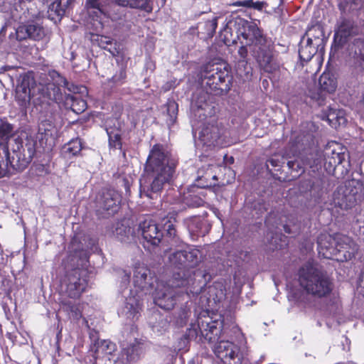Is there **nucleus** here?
I'll use <instances>...</instances> for the list:
<instances>
[{"label": "nucleus", "instance_id": "obj_1", "mask_svg": "<svg viewBox=\"0 0 364 364\" xmlns=\"http://www.w3.org/2000/svg\"><path fill=\"white\" fill-rule=\"evenodd\" d=\"M318 126L314 122H306L300 132L291 138V149L269 156L260 169H265L267 175L274 178L273 171H278L286 164L291 178L279 182H291L300 177L306 170L311 178L304 182H326L324 172L335 173L337 166L346 159V154L339 144L328 142L323 150L316 146V132ZM299 182H303L301 180Z\"/></svg>", "mask_w": 364, "mask_h": 364}, {"label": "nucleus", "instance_id": "obj_2", "mask_svg": "<svg viewBox=\"0 0 364 364\" xmlns=\"http://www.w3.org/2000/svg\"><path fill=\"white\" fill-rule=\"evenodd\" d=\"M220 59L203 64L196 75V82L203 90L193 95L191 102L192 117L199 122L215 116L219 105L213 96H226L235 83L231 66Z\"/></svg>", "mask_w": 364, "mask_h": 364}, {"label": "nucleus", "instance_id": "obj_3", "mask_svg": "<svg viewBox=\"0 0 364 364\" xmlns=\"http://www.w3.org/2000/svg\"><path fill=\"white\" fill-rule=\"evenodd\" d=\"M45 2L46 0H14L11 17L19 23L15 32L18 41H39L46 36V30L39 22L46 7Z\"/></svg>", "mask_w": 364, "mask_h": 364}, {"label": "nucleus", "instance_id": "obj_4", "mask_svg": "<svg viewBox=\"0 0 364 364\" xmlns=\"http://www.w3.org/2000/svg\"><path fill=\"white\" fill-rule=\"evenodd\" d=\"M176 162L161 144H155L150 149L144 164V171L147 181L151 182H172L176 175Z\"/></svg>", "mask_w": 364, "mask_h": 364}, {"label": "nucleus", "instance_id": "obj_5", "mask_svg": "<svg viewBox=\"0 0 364 364\" xmlns=\"http://www.w3.org/2000/svg\"><path fill=\"white\" fill-rule=\"evenodd\" d=\"M299 282L306 294L318 299L328 296L333 289V282L327 273L310 262L299 269Z\"/></svg>", "mask_w": 364, "mask_h": 364}, {"label": "nucleus", "instance_id": "obj_6", "mask_svg": "<svg viewBox=\"0 0 364 364\" xmlns=\"http://www.w3.org/2000/svg\"><path fill=\"white\" fill-rule=\"evenodd\" d=\"M186 287V293H198V289L194 287V279L189 274L188 277L183 278L181 273L173 274L167 284L163 282L156 283L154 296L155 304L165 310L172 309L176 304L178 293L175 289Z\"/></svg>", "mask_w": 364, "mask_h": 364}, {"label": "nucleus", "instance_id": "obj_7", "mask_svg": "<svg viewBox=\"0 0 364 364\" xmlns=\"http://www.w3.org/2000/svg\"><path fill=\"white\" fill-rule=\"evenodd\" d=\"M361 32L358 23L353 18L341 16L337 21L329 52V60L338 54L352 39Z\"/></svg>", "mask_w": 364, "mask_h": 364}, {"label": "nucleus", "instance_id": "obj_8", "mask_svg": "<svg viewBox=\"0 0 364 364\" xmlns=\"http://www.w3.org/2000/svg\"><path fill=\"white\" fill-rule=\"evenodd\" d=\"M350 243V237L338 234L334 236L321 234L317 240L318 252L322 254L324 257L331 258L337 254L344 252L343 257L346 260L351 258V252L346 251Z\"/></svg>", "mask_w": 364, "mask_h": 364}, {"label": "nucleus", "instance_id": "obj_9", "mask_svg": "<svg viewBox=\"0 0 364 364\" xmlns=\"http://www.w3.org/2000/svg\"><path fill=\"white\" fill-rule=\"evenodd\" d=\"M201 254L197 249H188L184 250L176 251L169 256V261L172 265L180 269V271L174 274L181 273L183 278L188 277L189 274L194 279L195 271L192 269L195 268L200 261Z\"/></svg>", "mask_w": 364, "mask_h": 364}, {"label": "nucleus", "instance_id": "obj_10", "mask_svg": "<svg viewBox=\"0 0 364 364\" xmlns=\"http://www.w3.org/2000/svg\"><path fill=\"white\" fill-rule=\"evenodd\" d=\"M223 332V321L213 320L209 316L199 317L197 325H192L188 330V336L191 338H203L208 342H215L218 340Z\"/></svg>", "mask_w": 364, "mask_h": 364}, {"label": "nucleus", "instance_id": "obj_11", "mask_svg": "<svg viewBox=\"0 0 364 364\" xmlns=\"http://www.w3.org/2000/svg\"><path fill=\"white\" fill-rule=\"evenodd\" d=\"M259 69L267 73H274L279 69L274 43L272 39L267 43L252 47L250 50Z\"/></svg>", "mask_w": 364, "mask_h": 364}, {"label": "nucleus", "instance_id": "obj_12", "mask_svg": "<svg viewBox=\"0 0 364 364\" xmlns=\"http://www.w3.org/2000/svg\"><path fill=\"white\" fill-rule=\"evenodd\" d=\"M121 196L114 190L107 189L100 191L95 200V208L97 215L106 218L114 215L119 210Z\"/></svg>", "mask_w": 364, "mask_h": 364}, {"label": "nucleus", "instance_id": "obj_13", "mask_svg": "<svg viewBox=\"0 0 364 364\" xmlns=\"http://www.w3.org/2000/svg\"><path fill=\"white\" fill-rule=\"evenodd\" d=\"M238 26V28H240L241 30L240 37L249 46L250 50L252 47L262 46V44L272 39V38L267 36L263 28L255 21L241 18V22Z\"/></svg>", "mask_w": 364, "mask_h": 364}, {"label": "nucleus", "instance_id": "obj_14", "mask_svg": "<svg viewBox=\"0 0 364 364\" xmlns=\"http://www.w3.org/2000/svg\"><path fill=\"white\" fill-rule=\"evenodd\" d=\"M199 139L207 146H225L226 129L222 123L210 124L200 131Z\"/></svg>", "mask_w": 364, "mask_h": 364}, {"label": "nucleus", "instance_id": "obj_15", "mask_svg": "<svg viewBox=\"0 0 364 364\" xmlns=\"http://www.w3.org/2000/svg\"><path fill=\"white\" fill-rule=\"evenodd\" d=\"M65 293L70 298L77 299L85 290L87 280L85 272L80 269H74L68 272L63 281Z\"/></svg>", "mask_w": 364, "mask_h": 364}, {"label": "nucleus", "instance_id": "obj_16", "mask_svg": "<svg viewBox=\"0 0 364 364\" xmlns=\"http://www.w3.org/2000/svg\"><path fill=\"white\" fill-rule=\"evenodd\" d=\"M36 89L38 96L34 100V103L45 108L53 102L60 104L65 95L61 88L48 82L43 85H40Z\"/></svg>", "mask_w": 364, "mask_h": 364}, {"label": "nucleus", "instance_id": "obj_17", "mask_svg": "<svg viewBox=\"0 0 364 364\" xmlns=\"http://www.w3.org/2000/svg\"><path fill=\"white\" fill-rule=\"evenodd\" d=\"M214 353L224 364H241L239 348L229 341H220L214 346Z\"/></svg>", "mask_w": 364, "mask_h": 364}, {"label": "nucleus", "instance_id": "obj_18", "mask_svg": "<svg viewBox=\"0 0 364 364\" xmlns=\"http://www.w3.org/2000/svg\"><path fill=\"white\" fill-rule=\"evenodd\" d=\"M133 282L135 287L146 294L151 292L156 279L149 269L144 265H139L134 267Z\"/></svg>", "mask_w": 364, "mask_h": 364}, {"label": "nucleus", "instance_id": "obj_19", "mask_svg": "<svg viewBox=\"0 0 364 364\" xmlns=\"http://www.w3.org/2000/svg\"><path fill=\"white\" fill-rule=\"evenodd\" d=\"M241 17L237 16L230 19L225 25L220 29L218 33L219 40L225 46L236 44L237 40L240 38V24Z\"/></svg>", "mask_w": 364, "mask_h": 364}, {"label": "nucleus", "instance_id": "obj_20", "mask_svg": "<svg viewBox=\"0 0 364 364\" xmlns=\"http://www.w3.org/2000/svg\"><path fill=\"white\" fill-rule=\"evenodd\" d=\"M139 230L147 245H158L164 237L162 230L159 225L151 219H145L139 223Z\"/></svg>", "mask_w": 364, "mask_h": 364}, {"label": "nucleus", "instance_id": "obj_21", "mask_svg": "<svg viewBox=\"0 0 364 364\" xmlns=\"http://www.w3.org/2000/svg\"><path fill=\"white\" fill-rule=\"evenodd\" d=\"M105 129L108 136L110 149H122V130L121 123L116 119H107Z\"/></svg>", "mask_w": 364, "mask_h": 364}, {"label": "nucleus", "instance_id": "obj_22", "mask_svg": "<svg viewBox=\"0 0 364 364\" xmlns=\"http://www.w3.org/2000/svg\"><path fill=\"white\" fill-rule=\"evenodd\" d=\"M333 203L341 209L348 210L355 205V195L352 193V190H350L346 183L341 185L333 193Z\"/></svg>", "mask_w": 364, "mask_h": 364}, {"label": "nucleus", "instance_id": "obj_23", "mask_svg": "<svg viewBox=\"0 0 364 364\" xmlns=\"http://www.w3.org/2000/svg\"><path fill=\"white\" fill-rule=\"evenodd\" d=\"M318 94L321 97L326 94L335 92L338 87L336 73L331 70H326L319 77L318 81Z\"/></svg>", "mask_w": 364, "mask_h": 364}, {"label": "nucleus", "instance_id": "obj_24", "mask_svg": "<svg viewBox=\"0 0 364 364\" xmlns=\"http://www.w3.org/2000/svg\"><path fill=\"white\" fill-rule=\"evenodd\" d=\"M144 343L135 338L132 342L122 344V357L128 362L138 360L143 353Z\"/></svg>", "mask_w": 364, "mask_h": 364}, {"label": "nucleus", "instance_id": "obj_25", "mask_svg": "<svg viewBox=\"0 0 364 364\" xmlns=\"http://www.w3.org/2000/svg\"><path fill=\"white\" fill-rule=\"evenodd\" d=\"M112 233L122 242H130L134 239V230L126 220L116 223L112 228Z\"/></svg>", "mask_w": 364, "mask_h": 364}, {"label": "nucleus", "instance_id": "obj_26", "mask_svg": "<svg viewBox=\"0 0 364 364\" xmlns=\"http://www.w3.org/2000/svg\"><path fill=\"white\" fill-rule=\"evenodd\" d=\"M82 96L81 95H65L61 103L63 104L65 109L80 114L87 108V101L82 98Z\"/></svg>", "mask_w": 364, "mask_h": 364}, {"label": "nucleus", "instance_id": "obj_27", "mask_svg": "<svg viewBox=\"0 0 364 364\" xmlns=\"http://www.w3.org/2000/svg\"><path fill=\"white\" fill-rule=\"evenodd\" d=\"M218 17L213 16L211 19L207 18L204 21L198 23L199 31L198 38L204 41L211 40L215 36L218 25Z\"/></svg>", "mask_w": 364, "mask_h": 364}, {"label": "nucleus", "instance_id": "obj_28", "mask_svg": "<svg viewBox=\"0 0 364 364\" xmlns=\"http://www.w3.org/2000/svg\"><path fill=\"white\" fill-rule=\"evenodd\" d=\"M30 175L34 180L41 182V181L55 180V176L51 173L50 166L49 164L33 163L29 169Z\"/></svg>", "mask_w": 364, "mask_h": 364}, {"label": "nucleus", "instance_id": "obj_29", "mask_svg": "<svg viewBox=\"0 0 364 364\" xmlns=\"http://www.w3.org/2000/svg\"><path fill=\"white\" fill-rule=\"evenodd\" d=\"M323 119L328 121V124L334 129H337L341 125H344L347 122L344 110L331 107H328L323 113Z\"/></svg>", "mask_w": 364, "mask_h": 364}, {"label": "nucleus", "instance_id": "obj_30", "mask_svg": "<svg viewBox=\"0 0 364 364\" xmlns=\"http://www.w3.org/2000/svg\"><path fill=\"white\" fill-rule=\"evenodd\" d=\"M82 149L81 139L77 137L63 146L60 155L66 160H71L73 158L78 156L81 154Z\"/></svg>", "mask_w": 364, "mask_h": 364}, {"label": "nucleus", "instance_id": "obj_31", "mask_svg": "<svg viewBox=\"0 0 364 364\" xmlns=\"http://www.w3.org/2000/svg\"><path fill=\"white\" fill-rule=\"evenodd\" d=\"M272 218L269 217L265 223L268 227V232H267L266 239L267 242L271 245L270 248L274 250L282 249L287 245V237L284 235H279L277 232L274 233L272 230L271 225Z\"/></svg>", "mask_w": 364, "mask_h": 364}, {"label": "nucleus", "instance_id": "obj_32", "mask_svg": "<svg viewBox=\"0 0 364 364\" xmlns=\"http://www.w3.org/2000/svg\"><path fill=\"white\" fill-rule=\"evenodd\" d=\"M113 3L121 7L139 9L151 13L153 10L151 0H112Z\"/></svg>", "mask_w": 364, "mask_h": 364}, {"label": "nucleus", "instance_id": "obj_33", "mask_svg": "<svg viewBox=\"0 0 364 364\" xmlns=\"http://www.w3.org/2000/svg\"><path fill=\"white\" fill-rule=\"evenodd\" d=\"M308 35L311 36L318 44H321V51L324 49V46L326 42L325 38V32L323 26L321 23L316 22L315 24L309 26L307 31L301 36V41H303L305 36Z\"/></svg>", "mask_w": 364, "mask_h": 364}, {"label": "nucleus", "instance_id": "obj_34", "mask_svg": "<svg viewBox=\"0 0 364 364\" xmlns=\"http://www.w3.org/2000/svg\"><path fill=\"white\" fill-rule=\"evenodd\" d=\"M164 107L166 109L164 112L166 117V123L170 129L177 122L178 105L173 98H168Z\"/></svg>", "mask_w": 364, "mask_h": 364}, {"label": "nucleus", "instance_id": "obj_35", "mask_svg": "<svg viewBox=\"0 0 364 364\" xmlns=\"http://www.w3.org/2000/svg\"><path fill=\"white\" fill-rule=\"evenodd\" d=\"M46 9L43 11V18L47 16L54 23L60 22L62 18L65 15V11L60 7L55 6L57 2L55 1L49 4V0H46Z\"/></svg>", "mask_w": 364, "mask_h": 364}, {"label": "nucleus", "instance_id": "obj_36", "mask_svg": "<svg viewBox=\"0 0 364 364\" xmlns=\"http://www.w3.org/2000/svg\"><path fill=\"white\" fill-rule=\"evenodd\" d=\"M141 308L140 296L132 295L126 298L124 311L128 318L134 319L137 317Z\"/></svg>", "mask_w": 364, "mask_h": 364}, {"label": "nucleus", "instance_id": "obj_37", "mask_svg": "<svg viewBox=\"0 0 364 364\" xmlns=\"http://www.w3.org/2000/svg\"><path fill=\"white\" fill-rule=\"evenodd\" d=\"M17 81L16 89L26 90L27 92H35L36 81L30 73L16 74L15 77Z\"/></svg>", "mask_w": 364, "mask_h": 364}, {"label": "nucleus", "instance_id": "obj_38", "mask_svg": "<svg viewBox=\"0 0 364 364\" xmlns=\"http://www.w3.org/2000/svg\"><path fill=\"white\" fill-rule=\"evenodd\" d=\"M302 41L301 40L299 43V58L304 65V63L309 62L318 50L321 51V44H318L317 47L303 46Z\"/></svg>", "mask_w": 364, "mask_h": 364}, {"label": "nucleus", "instance_id": "obj_39", "mask_svg": "<svg viewBox=\"0 0 364 364\" xmlns=\"http://www.w3.org/2000/svg\"><path fill=\"white\" fill-rule=\"evenodd\" d=\"M162 185L163 183H140V196H145L150 199L156 198L163 188Z\"/></svg>", "mask_w": 364, "mask_h": 364}, {"label": "nucleus", "instance_id": "obj_40", "mask_svg": "<svg viewBox=\"0 0 364 364\" xmlns=\"http://www.w3.org/2000/svg\"><path fill=\"white\" fill-rule=\"evenodd\" d=\"M32 92L16 89L15 90V99L21 112H26L31 105Z\"/></svg>", "mask_w": 364, "mask_h": 364}, {"label": "nucleus", "instance_id": "obj_41", "mask_svg": "<svg viewBox=\"0 0 364 364\" xmlns=\"http://www.w3.org/2000/svg\"><path fill=\"white\" fill-rule=\"evenodd\" d=\"M85 9L89 14L105 15V1L103 0H85Z\"/></svg>", "mask_w": 364, "mask_h": 364}, {"label": "nucleus", "instance_id": "obj_42", "mask_svg": "<svg viewBox=\"0 0 364 364\" xmlns=\"http://www.w3.org/2000/svg\"><path fill=\"white\" fill-rule=\"evenodd\" d=\"M70 252L73 255V257H79L80 259H85L87 258V252L84 250L82 245L78 240L77 237H74L69 246Z\"/></svg>", "mask_w": 364, "mask_h": 364}, {"label": "nucleus", "instance_id": "obj_43", "mask_svg": "<svg viewBox=\"0 0 364 364\" xmlns=\"http://www.w3.org/2000/svg\"><path fill=\"white\" fill-rule=\"evenodd\" d=\"M65 90L68 91L70 93L64 92L63 95H84L87 94V89L85 86L82 85H76L74 82H69L65 83L63 87Z\"/></svg>", "mask_w": 364, "mask_h": 364}, {"label": "nucleus", "instance_id": "obj_44", "mask_svg": "<svg viewBox=\"0 0 364 364\" xmlns=\"http://www.w3.org/2000/svg\"><path fill=\"white\" fill-rule=\"evenodd\" d=\"M61 304L63 309L70 314L74 318L78 319L81 317L80 307L75 302L65 300L61 302Z\"/></svg>", "mask_w": 364, "mask_h": 364}, {"label": "nucleus", "instance_id": "obj_45", "mask_svg": "<svg viewBox=\"0 0 364 364\" xmlns=\"http://www.w3.org/2000/svg\"><path fill=\"white\" fill-rule=\"evenodd\" d=\"M175 218L173 215L164 218L161 221L163 230L166 232V236L174 238L176 235L175 228Z\"/></svg>", "mask_w": 364, "mask_h": 364}, {"label": "nucleus", "instance_id": "obj_46", "mask_svg": "<svg viewBox=\"0 0 364 364\" xmlns=\"http://www.w3.org/2000/svg\"><path fill=\"white\" fill-rule=\"evenodd\" d=\"M355 41L356 43L360 42L361 47L358 49H355L354 52V63L362 70H364V41H363L360 38H355Z\"/></svg>", "mask_w": 364, "mask_h": 364}, {"label": "nucleus", "instance_id": "obj_47", "mask_svg": "<svg viewBox=\"0 0 364 364\" xmlns=\"http://www.w3.org/2000/svg\"><path fill=\"white\" fill-rule=\"evenodd\" d=\"M116 350V345L110 341L103 340L97 343L96 352L97 353H104L112 355Z\"/></svg>", "mask_w": 364, "mask_h": 364}, {"label": "nucleus", "instance_id": "obj_48", "mask_svg": "<svg viewBox=\"0 0 364 364\" xmlns=\"http://www.w3.org/2000/svg\"><path fill=\"white\" fill-rule=\"evenodd\" d=\"M48 77L49 80L48 82L53 83L55 87L60 88L63 87L65 83L68 82V80L55 70H52L48 72Z\"/></svg>", "mask_w": 364, "mask_h": 364}, {"label": "nucleus", "instance_id": "obj_49", "mask_svg": "<svg viewBox=\"0 0 364 364\" xmlns=\"http://www.w3.org/2000/svg\"><path fill=\"white\" fill-rule=\"evenodd\" d=\"M358 0H338V7L341 14L356 9Z\"/></svg>", "mask_w": 364, "mask_h": 364}, {"label": "nucleus", "instance_id": "obj_50", "mask_svg": "<svg viewBox=\"0 0 364 364\" xmlns=\"http://www.w3.org/2000/svg\"><path fill=\"white\" fill-rule=\"evenodd\" d=\"M127 78L126 67L122 66L119 70L109 80L114 85L118 86L124 84Z\"/></svg>", "mask_w": 364, "mask_h": 364}, {"label": "nucleus", "instance_id": "obj_51", "mask_svg": "<svg viewBox=\"0 0 364 364\" xmlns=\"http://www.w3.org/2000/svg\"><path fill=\"white\" fill-rule=\"evenodd\" d=\"M183 201L188 206L192 208L199 207L203 204V200L200 198L191 194L184 196Z\"/></svg>", "mask_w": 364, "mask_h": 364}, {"label": "nucleus", "instance_id": "obj_52", "mask_svg": "<svg viewBox=\"0 0 364 364\" xmlns=\"http://www.w3.org/2000/svg\"><path fill=\"white\" fill-rule=\"evenodd\" d=\"M18 67L15 65H4L0 67V75L7 73L8 76L13 80L15 75L18 74Z\"/></svg>", "mask_w": 364, "mask_h": 364}, {"label": "nucleus", "instance_id": "obj_53", "mask_svg": "<svg viewBox=\"0 0 364 364\" xmlns=\"http://www.w3.org/2000/svg\"><path fill=\"white\" fill-rule=\"evenodd\" d=\"M241 43L242 45L239 47L237 53L241 58L240 61L247 63L249 52L247 47H249V46L246 43L245 44H244L243 43Z\"/></svg>", "mask_w": 364, "mask_h": 364}, {"label": "nucleus", "instance_id": "obj_54", "mask_svg": "<svg viewBox=\"0 0 364 364\" xmlns=\"http://www.w3.org/2000/svg\"><path fill=\"white\" fill-rule=\"evenodd\" d=\"M118 274L122 278V287L126 289L129 284L130 272H127L124 269H119Z\"/></svg>", "mask_w": 364, "mask_h": 364}, {"label": "nucleus", "instance_id": "obj_55", "mask_svg": "<svg viewBox=\"0 0 364 364\" xmlns=\"http://www.w3.org/2000/svg\"><path fill=\"white\" fill-rule=\"evenodd\" d=\"M178 84H179V82H178L177 79L173 78V79H171L170 80L167 81L166 82H165L162 85L161 90L164 92H167L170 91L171 90L176 87Z\"/></svg>", "mask_w": 364, "mask_h": 364}, {"label": "nucleus", "instance_id": "obj_56", "mask_svg": "<svg viewBox=\"0 0 364 364\" xmlns=\"http://www.w3.org/2000/svg\"><path fill=\"white\" fill-rule=\"evenodd\" d=\"M55 1L57 2L55 6L61 8L66 14V11L71 8L75 0H56Z\"/></svg>", "mask_w": 364, "mask_h": 364}, {"label": "nucleus", "instance_id": "obj_57", "mask_svg": "<svg viewBox=\"0 0 364 364\" xmlns=\"http://www.w3.org/2000/svg\"><path fill=\"white\" fill-rule=\"evenodd\" d=\"M267 3L264 1H254L252 9L259 11H262L264 8L267 6Z\"/></svg>", "mask_w": 364, "mask_h": 364}, {"label": "nucleus", "instance_id": "obj_58", "mask_svg": "<svg viewBox=\"0 0 364 364\" xmlns=\"http://www.w3.org/2000/svg\"><path fill=\"white\" fill-rule=\"evenodd\" d=\"M283 228L284 232L288 234H296L299 232V229L296 225H294L293 228H291L289 225L286 224L283 225Z\"/></svg>", "mask_w": 364, "mask_h": 364}, {"label": "nucleus", "instance_id": "obj_59", "mask_svg": "<svg viewBox=\"0 0 364 364\" xmlns=\"http://www.w3.org/2000/svg\"><path fill=\"white\" fill-rule=\"evenodd\" d=\"M254 0H242L238 1L236 3L237 6H242L247 9H252Z\"/></svg>", "mask_w": 364, "mask_h": 364}, {"label": "nucleus", "instance_id": "obj_60", "mask_svg": "<svg viewBox=\"0 0 364 364\" xmlns=\"http://www.w3.org/2000/svg\"><path fill=\"white\" fill-rule=\"evenodd\" d=\"M181 315H180V319H181V324L184 323L186 320V318L189 316V311L186 309H183L181 310Z\"/></svg>", "mask_w": 364, "mask_h": 364}, {"label": "nucleus", "instance_id": "obj_61", "mask_svg": "<svg viewBox=\"0 0 364 364\" xmlns=\"http://www.w3.org/2000/svg\"><path fill=\"white\" fill-rule=\"evenodd\" d=\"M314 38L311 36H309L306 39V44L304 46H309V47H317L318 43L316 42L314 43Z\"/></svg>", "mask_w": 364, "mask_h": 364}, {"label": "nucleus", "instance_id": "obj_62", "mask_svg": "<svg viewBox=\"0 0 364 364\" xmlns=\"http://www.w3.org/2000/svg\"><path fill=\"white\" fill-rule=\"evenodd\" d=\"M198 31H199V28L198 24L195 26H191L189 28L188 33L190 35H197L198 36Z\"/></svg>", "mask_w": 364, "mask_h": 364}, {"label": "nucleus", "instance_id": "obj_63", "mask_svg": "<svg viewBox=\"0 0 364 364\" xmlns=\"http://www.w3.org/2000/svg\"><path fill=\"white\" fill-rule=\"evenodd\" d=\"M258 205V213L262 214L264 211L267 210V208L264 203H261L260 202L257 203Z\"/></svg>", "mask_w": 364, "mask_h": 364}, {"label": "nucleus", "instance_id": "obj_64", "mask_svg": "<svg viewBox=\"0 0 364 364\" xmlns=\"http://www.w3.org/2000/svg\"><path fill=\"white\" fill-rule=\"evenodd\" d=\"M6 0H0V11H3Z\"/></svg>", "mask_w": 364, "mask_h": 364}]
</instances>
